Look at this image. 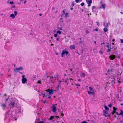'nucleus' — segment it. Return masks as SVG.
<instances>
[{"label": "nucleus", "instance_id": "c03bdc74", "mask_svg": "<svg viewBox=\"0 0 123 123\" xmlns=\"http://www.w3.org/2000/svg\"><path fill=\"white\" fill-rule=\"evenodd\" d=\"M37 83H38L40 84H41V81L40 80L38 81Z\"/></svg>", "mask_w": 123, "mask_h": 123}, {"label": "nucleus", "instance_id": "09e8293b", "mask_svg": "<svg viewBox=\"0 0 123 123\" xmlns=\"http://www.w3.org/2000/svg\"><path fill=\"white\" fill-rule=\"evenodd\" d=\"M58 82H59V84H60L61 83V82H62V81H60V80H58Z\"/></svg>", "mask_w": 123, "mask_h": 123}, {"label": "nucleus", "instance_id": "cd10ccee", "mask_svg": "<svg viewBox=\"0 0 123 123\" xmlns=\"http://www.w3.org/2000/svg\"><path fill=\"white\" fill-rule=\"evenodd\" d=\"M57 34H61V32L60 31H57Z\"/></svg>", "mask_w": 123, "mask_h": 123}, {"label": "nucleus", "instance_id": "f3484780", "mask_svg": "<svg viewBox=\"0 0 123 123\" xmlns=\"http://www.w3.org/2000/svg\"><path fill=\"white\" fill-rule=\"evenodd\" d=\"M103 25L104 26L107 27H108V25L107 23L104 22L103 23Z\"/></svg>", "mask_w": 123, "mask_h": 123}, {"label": "nucleus", "instance_id": "13d9d810", "mask_svg": "<svg viewBox=\"0 0 123 123\" xmlns=\"http://www.w3.org/2000/svg\"><path fill=\"white\" fill-rule=\"evenodd\" d=\"M42 15V14L41 13H40L39 14V16H41Z\"/></svg>", "mask_w": 123, "mask_h": 123}, {"label": "nucleus", "instance_id": "c756f323", "mask_svg": "<svg viewBox=\"0 0 123 123\" xmlns=\"http://www.w3.org/2000/svg\"><path fill=\"white\" fill-rule=\"evenodd\" d=\"M65 11H66V10L65 9H64V10L63 11H62V12H63V14H62V15H63L64 14H65Z\"/></svg>", "mask_w": 123, "mask_h": 123}, {"label": "nucleus", "instance_id": "0eeeda50", "mask_svg": "<svg viewBox=\"0 0 123 123\" xmlns=\"http://www.w3.org/2000/svg\"><path fill=\"white\" fill-rule=\"evenodd\" d=\"M23 68L22 67H21L18 68H17L14 69V71H21L23 69Z\"/></svg>", "mask_w": 123, "mask_h": 123}, {"label": "nucleus", "instance_id": "5fc2aeb1", "mask_svg": "<svg viewBox=\"0 0 123 123\" xmlns=\"http://www.w3.org/2000/svg\"><path fill=\"white\" fill-rule=\"evenodd\" d=\"M78 81H79L80 82V81H81V80H80V79H78Z\"/></svg>", "mask_w": 123, "mask_h": 123}, {"label": "nucleus", "instance_id": "393cba45", "mask_svg": "<svg viewBox=\"0 0 123 123\" xmlns=\"http://www.w3.org/2000/svg\"><path fill=\"white\" fill-rule=\"evenodd\" d=\"M104 108L106 110H108L109 108L106 106H104Z\"/></svg>", "mask_w": 123, "mask_h": 123}, {"label": "nucleus", "instance_id": "72a5a7b5", "mask_svg": "<svg viewBox=\"0 0 123 123\" xmlns=\"http://www.w3.org/2000/svg\"><path fill=\"white\" fill-rule=\"evenodd\" d=\"M99 53L100 54H102L103 53V52H102V51H99Z\"/></svg>", "mask_w": 123, "mask_h": 123}, {"label": "nucleus", "instance_id": "8fccbe9b", "mask_svg": "<svg viewBox=\"0 0 123 123\" xmlns=\"http://www.w3.org/2000/svg\"><path fill=\"white\" fill-rule=\"evenodd\" d=\"M76 85L77 86H80V84H76Z\"/></svg>", "mask_w": 123, "mask_h": 123}, {"label": "nucleus", "instance_id": "a878e982", "mask_svg": "<svg viewBox=\"0 0 123 123\" xmlns=\"http://www.w3.org/2000/svg\"><path fill=\"white\" fill-rule=\"evenodd\" d=\"M68 13L67 12H66L65 13V16H64V17L65 18H66L68 17Z\"/></svg>", "mask_w": 123, "mask_h": 123}, {"label": "nucleus", "instance_id": "603ef678", "mask_svg": "<svg viewBox=\"0 0 123 123\" xmlns=\"http://www.w3.org/2000/svg\"><path fill=\"white\" fill-rule=\"evenodd\" d=\"M114 50L115 51H116V50H117V48H114Z\"/></svg>", "mask_w": 123, "mask_h": 123}, {"label": "nucleus", "instance_id": "0e129e2a", "mask_svg": "<svg viewBox=\"0 0 123 123\" xmlns=\"http://www.w3.org/2000/svg\"><path fill=\"white\" fill-rule=\"evenodd\" d=\"M120 13H121V14H123V12H120Z\"/></svg>", "mask_w": 123, "mask_h": 123}, {"label": "nucleus", "instance_id": "b1692460", "mask_svg": "<svg viewBox=\"0 0 123 123\" xmlns=\"http://www.w3.org/2000/svg\"><path fill=\"white\" fill-rule=\"evenodd\" d=\"M120 111L121 112L119 114L120 115H123V111L122 110H120Z\"/></svg>", "mask_w": 123, "mask_h": 123}, {"label": "nucleus", "instance_id": "e2e57ef3", "mask_svg": "<svg viewBox=\"0 0 123 123\" xmlns=\"http://www.w3.org/2000/svg\"><path fill=\"white\" fill-rule=\"evenodd\" d=\"M94 43L95 44H96V42L95 41H94Z\"/></svg>", "mask_w": 123, "mask_h": 123}, {"label": "nucleus", "instance_id": "4468645a", "mask_svg": "<svg viewBox=\"0 0 123 123\" xmlns=\"http://www.w3.org/2000/svg\"><path fill=\"white\" fill-rule=\"evenodd\" d=\"M54 90L52 89H50L49 92V95H52L53 94V91Z\"/></svg>", "mask_w": 123, "mask_h": 123}, {"label": "nucleus", "instance_id": "1a4fd4ad", "mask_svg": "<svg viewBox=\"0 0 123 123\" xmlns=\"http://www.w3.org/2000/svg\"><path fill=\"white\" fill-rule=\"evenodd\" d=\"M25 76V75H23L22 76L23 78L22 79V82L23 83H25L27 81V79L25 78H24V77Z\"/></svg>", "mask_w": 123, "mask_h": 123}, {"label": "nucleus", "instance_id": "58836bf2", "mask_svg": "<svg viewBox=\"0 0 123 123\" xmlns=\"http://www.w3.org/2000/svg\"><path fill=\"white\" fill-rule=\"evenodd\" d=\"M75 4H74V2H73L72 4V6H73Z\"/></svg>", "mask_w": 123, "mask_h": 123}, {"label": "nucleus", "instance_id": "f8f14e48", "mask_svg": "<svg viewBox=\"0 0 123 123\" xmlns=\"http://www.w3.org/2000/svg\"><path fill=\"white\" fill-rule=\"evenodd\" d=\"M92 11L93 12H97V9L95 6H93L92 8Z\"/></svg>", "mask_w": 123, "mask_h": 123}, {"label": "nucleus", "instance_id": "473e14b6", "mask_svg": "<svg viewBox=\"0 0 123 123\" xmlns=\"http://www.w3.org/2000/svg\"><path fill=\"white\" fill-rule=\"evenodd\" d=\"M96 23H97V25L98 26H99V23L98 22V21L97 22H96Z\"/></svg>", "mask_w": 123, "mask_h": 123}, {"label": "nucleus", "instance_id": "bb28decb", "mask_svg": "<svg viewBox=\"0 0 123 123\" xmlns=\"http://www.w3.org/2000/svg\"><path fill=\"white\" fill-rule=\"evenodd\" d=\"M85 75V74L84 73H82L80 75V76L81 77H84Z\"/></svg>", "mask_w": 123, "mask_h": 123}, {"label": "nucleus", "instance_id": "e433bc0d", "mask_svg": "<svg viewBox=\"0 0 123 123\" xmlns=\"http://www.w3.org/2000/svg\"><path fill=\"white\" fill-rule=\"evenodd\" d=\"M82 6L84 5V2H82L80 4Z\"/></svg>", "mask_w": 123, "mask_h": 123}, {"label": "nucleus", "instance_id": "c85d7f7f", "mask_svg": "<svg viewBox=\"0 0 123 123\" xmlns=\"http://www.w3.org/2000/svg\"><path fill=\"white\" fill-rule=\"evenodd\" d=\"M108 49L107 51V52H110L111 51V49H112V48H108Z\"/></svg>", "mask_w": 123, "mask_h": 123}, {"label": "nucleus", "instance_id": "c9c22d12", "mask_svg": "<svg viewBox=\"0 0 123 123\" xmlns=\"http://www.w3.org/2000/svg\"><path fill=\"white\" fill-rule=\"evenodd\" d=\"M62 18H61L60 19V20L61 22H63V21L62 20Z\"/></svg>", "mask_w": 123, "mask_h": 123}, {"label": "nucleus", "instance_id": "de8ad7c7", "mask_svg": "<svg viewBox=\"0 0 123 123\" xmlns=\"http://www.w3.org/2000/svg\"><path fill=\"white\" fill-rule=\"evenodd\" d=\"M27 2L26 1V0H25L24 2V4H25Z\"/></svg>", "mask_w": 123, "mask_h": 123}, {"label": "nucleus", "instance_id": "ddd939ff", "mask_svg": "<svg viewBox=\"0 0 123 123\" xmlns=\"http://www.w3.org/2000/svg\"><path fill=\"white\" fill-rule=\"evenodd\" d=\"M101 5L100 6V8H102L103 9H105V5L104 4H103L102 3V2H101Z\"/></svg>", "mask_w": 123, "mask_h": 123}, {"label": "nucleus", "instance_id": "bf43d9fd", "mask_svg": "<svg viewBox=\"0 0 123 123\" xmlns=\"http://www.w3.org/2000/svg\"><path fill=\"white\" fill-rule=\"evenodd\" d=\"M95 31H98V29L97 28L95 29Z\"/></svg>", "mask_w": 123, "mask_h": 123}, {"label": "nucleus", "instance_id": "69168bd1", "mask_svg": "<svg viewBox=\"0 0 123 123\" xmlns=\"http://www.w3.org/2000/svg\"><path fill=\"white\" fill-rule=\"evenodd\" d=\"M114 41H115V39H113L112 40V41H113V42Z\"/></svg>", "mask_w": 123, "mask_h": 123}, {"label": "nucleus", "instance_id": "4c0bfd02", "mask_svg": "<svg viewBox=\"0 0 123 123\" xmlns=\"http://www.w3.org/2000/svg\"><path fill=\"white\" fill-rule=\"evenodd\" d=\"M9 3L10 4H13L14 3L13 1H11L9 2Z\"/></svg>", "mask_w": 123, "mask_h": 123}, {"label": "nucleus", "instance_id": "6e6d98bb", "mask_svg": "<svg viewBox=\"0 0 123 123\" xmlns=\"http://www.w3.org/2000/svg\"><path fill=\"white\" fill-rule=\"evenodd\" d=\"M115 53V55H117L118 54L116 52H114Z\"/></svg>", "mask_w": 123, "mask_h": 123}, {"label": "nucleus", "instance_id": "680f3d73", "mask_svg": "<svg viewBox=\"0 0 123 123\" xmlns=\"http://www.w3.org/2000/svg\"><path fill=\"white\" fill-rule=\"evenodd\" d=\"M73 9V8H70V9L71 10H72Z\"/></svg>", "mask_w": 123, "mask_h": 123}, {"label": "nucleus", "instance_id": "f03ea898", "mask_svg": "<svg viewBox=\"0 0 123 123\" xmlns=\"http://www.w3.org/2000/svg\"><path fill=\"white\" fill-rule=\"evenodd\" d=\"M90 90L87 91V92L88 94H91L92 95L94 94V90L93 88L92 87H89Z\"/></svg>", "mask_w": 123, "mask_h": 123}, {"label": "nucleus", "instance_id": "f704fd0d", "mask_svg": "<svg viewBox=\"0 0 123 123\" xmlns=\"http://www.w3.org/2000/svg\"><path fill=\"white\" fill-rule=\"evenodd\" d=\"M8 116H10V117H12V115H11L10 114L9 115V113H7V114Z\"/></svg>", "mask_w": 123, "mask_h": 123}, {"label": "nucleus", "instance_id": "aec40b11", "mask_svg": "<svg viewBox=\"0 0 123 123\" xmlns=\"http://www.w3.org/2000/svg\"><path fill=\"white\" fill-rule=\"evenodd\" d=\"M55 118V117L54 116H51L50 117V118H49V119H49L50 120H52L53 119Z\"/></svg>", "mask_w": 123, "mask_h": 123}, {"label": "nucleus", "instance_id": "7ed1b4c3", "mask_svg": "<svg viewBox=\"0 0 123 123\" xmlns=\"http://www.w3.org/2000/svg\"><path fill=\"white\" fill-rule=\"evenodd\" d=\"M14 14H12L10 15V17L14 19L18 13V12L16 11H14Z\"/></svg>", "mask_w": 123, "mask_h": 123}, {"label": "nucleus", "instance_id": "7c9ffc66", "mask_svg": "<svg viewBox=\"0 0 123 123\" xmlns=\"http://www.w3.org/2000/svg\"><path fill=\"white\" fill-rule=\"evenodd\" d=\"M112 105V104H111L110 103L108 105V106H109V107H111Z\"/></svg>", "mask_w": 123, "mask_h": 123}, {"label": "nucleus", "instance_id": "9d476101", "mask_svg": "<svg viewBox=\"0 0 123 123\" xmlns=\"http://www.w3.org/2000/svg\"><path fill=\"white\" fill-rule=\"evenodd\" d=\"M116 57L115 55H111L109 56V58L111 60H113Z\"/></svg>", "mask_w": 123, "mask_h": 123}, {"label": "nucleus", "instance_id": "a211bd4d", "mask_svg": "<svg viewBox=\"0 0 123 123\" xmlns=\"http://www.w3.org/2000/svg\"><path fill=\"white\" fill-rule=\"evenodd\" d=\"M70 48L71 49H74L75 48V46L73 45H71L70 46Z\"/></svg>", "mask_w": 123, "mask_h": 123}, {"label": "nucleus", "instance_id": "4d7b16f0", "mask_svg": "<svg viewBox=\"0 0 123 123\" xmlns=\"http://www.w3.org/2000/svg\"><path fill=\"white\" fill-rule=\"evenodd\" d=\"M107 47L108 48H109V46L108 45L107 46Z\"/></svg>", "mask_w": 123, "mask_h": 123}, {"label": "nucleus", "instance_id": "2eb2a0df", "mask_svg": "<svg viewBox=\"0 0 123 123\" xmlns=\"http://www.w3.org/2000/svg\"><path fill=\"white\" fill-rule=\"evenodd\" d=\"M113 108L114 110H113V112H112V115H113V114H114V113H115L116 112V108L114 107H113Z\"/></svg>", "mask_w": 123, "mask_h": 123}, {"label": "nucleus", "instance_id": "052dcab7", "mask_svg": "<svg viewBox=\"0 0 123 123\" xmlns=\"http://www.w3.org/2000/svg\"><path fill=\"white\" fill-rule=\"evenodd\" d=\"M43 97H45V95L44 94H43Z\"/></svg>", "mask_w": 123, "mask_h": 123}, {"label": "nucleus", "instance_id": "a18cd8bd", "mask_svg": "<svg viewBox=\"0 0 123 123\" xmlns=\"http://www.w3.org/2000/svg\"><path fill=\"white\" fill-rule=\"evenodd\" d=\"M8 76H10L11 75V74L10 73H8Z\"/></svg>", "mask_w": 123, "mask_h": 123}, {"label": "nucleus", "instance_id": "37998d69", "mask_svg": "<svg viewBox=\"0 0 123 123\" xmlns=\"http://www.w3.org/2000/svg\"><path fill=\"white\" fill-rule=\"evenodd\" d=\"M38 123H44V122L43 121H42L41 122H38Z\"/></svg>", "mask_w": 123, "mask_h": 123}, {"label": "nucleus", "instance_id": "6e6552de", "mask_svg": "<svg viewBox=\"0 0 123 123\" xmlns=\"http://www.w3.org/2000/svg\"><path fill=\"white\" fill-rule=\"evenodd\" d=\"M86 3L88 4V6H90L92 3V0H86Z\"/></svg>", "mask_w": 123, "mask_h": 123}, {"label": "nucleus", "instance_id": "5701e85b", "mask_svg": "<svg viewBox=\"0 0 123 123\" xmlns=\"http://www.w3.org/2000/svg\"><path fill=\"white\" fill-rule=\"evenodd\" d=\"M47 77H48L49 78V80H51V81L53 79V78L52 77H50L49 76H47Z\"/></svg>", "mask_w": 123, "mask_h": 123}, {"label": "nucleus", "instance_id": "3c124183", "mask_svg": "<svg viewBox=\"0 0 123 123\" xmlns=\"http://www.w3.org/2000/svg\"><path fill=\"white\" fill-rule=\"evenodd\" d=\"M116 114L117 115H120L119 114H118V113L117 112H116Z\"/></svg>", "mask_w": 123, "mask_h": 123}, {"label": "nucleus", "instance_id": "6ab92c4d", "mask_svg": "<svg viewBox=\"0 0 123 123\" xmlns=\"http://www.w3.org/2000/svg\"><path fill=\"white\" fill-rule=\"evenodd\" d=\"M103 30L105 32H107L108 31V29L106 27L105 28L103 29Z\"/></svg>", "mask_w": 123, "mask_h": 123}, {"label": "nucleus", "instance_id": "f257e3e1", "mask_svg": "<svg viewBox=\"0 0 123 123\" xmlns=\"http://www.w3.org/2000/svg\"><path fill=\"white\" fill-rule=\"evenodd\" d=\"M18 105V103L15 104V102H11L9 104V106H12V107H17Z\"/></svg>", "mask_w": 123, "mask_h": 123}, {"label": "nucleus", "instance_id": "20e7f679", "mask_svg": "<svg viewBox=\"0 0 123 123\" xmlns=\"http://www.w3.org/2000/svg\"><path fill=\"white\" fill-rule=\"evenodd\" d=\"M68 53L69 52L68 51H67L65 50H63L62 53V56L63 57L65 55H68Z\"/></svg>", "mask_w": 123, "mask_h": 123}, {"label": "nucleus", "instance_id": "412c9836", "mask_svg": "<svg viewBox=\"0 0 123 123\" xmlns=\"http://www.w3.org/2000/svg\"><path fill=\"white\" fill-rule=\"evenodd\" d=\"M61 87V85L60 84H59L57 86V87H56V89L58 91V90L59 89V87Z\"/></svg>", "mask_w": 123, "mask_h": 123}, {"label": "nucleus", "instance_id": "ea45409f", "mask_svg": "<svg viewBox=\"0 0 123 123\" xmlns=\"http://www.w3.org/2000/svg\"><path fill=\"white\" fill-rule=\"evenodd\" d=\"M57 34H54V36L55 37H56L57 36Z\"/></svg>", "mask_w": 123, "mask_h": 123}, {"label": "nucleus", "instance_id": "774afa93", "mask_svg": "<svg viewBox=\"0 0 123 123\" xmlns=\"http://www.w3.org/2000/svg\"><path fill=\"white\" fill-rule=\"evenodd\" d=\"M46 101H45L44 102V103H45L46 102Z\"/></svg>", "mask_w": 123, "mask_h": 123}, {"label": "nucleus", "instance_id": "a19ab883", "mask_svg": "<svg viewBox=\"0 0 123 123\" xmlns=\"http://www.w3.org/2000/svg\"><path fill=\"white\" fill-rule=\"evenodd\" d=\"M120 42H121V43H123V40L122 39H120Z\"/></svg>", "mask_w": 123, "mask_h": 123}, {"label": "nucleus", "instance_id": "39448f33", "mask_svg": "<svg viewBox=\"0 0 123 123\" xmlns=\"http://www.w3.org/2000/svg\"><path fill=\"white\" fill-rule=\"evenodd\" d=\"M73 79L69 78L67 79L65 82L67 83V85H68V83H70V82H73Z\"/></svg>", "mask_w": 123, "mask_h": 123}, {"label": "nucleus", "instance_id": "79ce46f5", "mask_svg": "<svg viewBox=\"0 0 123 123\" xmlns=\"http://www.w3.org/2000/svg\"><path fill=\"white\" fill-rule=\"evenodd\" d=\"M81 123H88L86 121H83Z\"/></svg>", "mask_w": 123, "mask_h": 123}, {"label": "nucleus", "instance_id": "4be33fe9", "mask_svg": "<svg viewBox=\"0 0 123 123\" xmlns=\"http://www.w3.org/2000/svg\"><path fill=\"white\" fill-rule=\"evenodd\" d=\"M76 2L78 3L80 2H81L82 0H75Z\"/></svg>", "mask_w": 123, "mask_h": 123}, {"label": "nucleus", "instance_id": "2f4dec72", "mask_svg": "<svg viewBox=\"0 0 123 123\" xmlns=\"http://www.w3.org/2000/svg\"><path fill=\"white\" fill-rule=\"evenodd\" d=\"M85 31L86 33L87 34H88L89 32L87 30H86Z\"/></svg>", "mask_w": 123, "mask_h": 123}, {"label": "nucleus", "instance_id": "9b49d317", "mask_svg": "<svg viewBox=\"0 0 123 123\" xmlns=\"http://www.w3.org/2000/svg\"><path fill=\"white\" fill-rule=\"evenodd\" d=\"M52 111L53 112H55L56 110V107L55 106V105H53L52 107Z\"/></svg>", "mask_w": 123, "mask_h": 123}, {"label": "nucleus", "instance_id": "49530a36", "mask_svg": "<svg viewBox=\"0 0 123 123\" xmlns=\"http://www.w3.org/2000/svg\"><path fill=\"white\" fill-rule=\"evenodd\" d=\"M55 78V79H57V80H58V78L57 77H56L55 76L54 77Z\"/></svg>", "mask_w": 123, "mask_h": 123}, {"label": "nucleus", "instance_id": "dca6fc26", "mask_svg": "<svg viewBox=\"0 0 123 123\" xmlns=\"http://www.w3.org/2000/svg\"><path fill=\"white\" fill-rule=\"evenodd\" d=\"M1 106L3 108V109H4V108L6 107V106L4 104L1 103Z\"/></svg>", "mask_w": 123, "mask_h": 123}, {"label": "nucleus", "instance_id": "864d4df0", "mask_svg": "<svg viewBox=\"0 0 123 123\" xmlns=\"http://www.w3.org/2000/svg\"><path fill=\"white\" fill-rule=\"evenodd\" d=\"M55 118L56 117L57 118H59V116H55Z\"/></svg>", "mask_w": 123, "mask_h": 123}, {"label": "nucleus", "instance_id": "338daca9", "mask_svg": "<svg viewBox=\"0 0 123 123\" xmlns=\"http://www.w3.org/2000/svg\"><path fill=\"white\" fill-rule=\"evenodd\" d=\"M56 40H59V39H58V38H57L56 39Z\"/></svg>", "mask_w": 123, "mask_h": 123}, {"label": "nucleus", "instance_id": "423d86ee", "mask_svg": "<svg viewBox=\"0 0 123 123\" xmlns=\"http://www.w3.org/2000/svg\"><path fill=\"white\" fill-rule=\"evenodd\" d=\"M104 115L105 117H108L109 116V114L105 110L103 111Z\"/></svg>", "mask_w": 123, "mask_h": 123}]
</instances>
